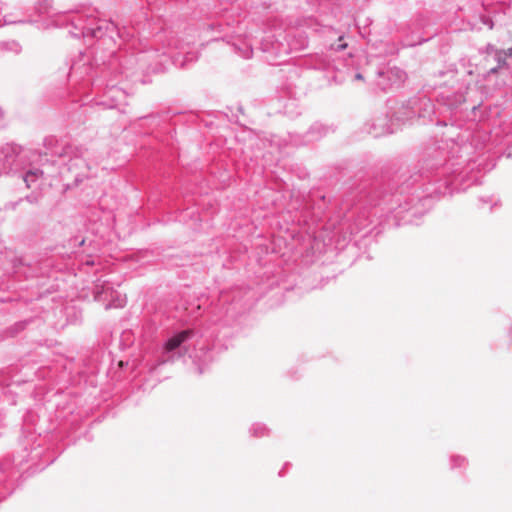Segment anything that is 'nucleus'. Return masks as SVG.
<instances>
[{"mask_svg": "<svg viewBox=\"0 0 512 512\" xmlns=\"http://www.w3.org/2000/svg\"><path fill=\"white\" fill-rule=\"evenodd\" d=\"M356 77H357L358 79H362V76H361L360 74H357V75H356Z\"/></svg>", "mask_w": 512, "mask_h": 512, "instance_id": "7", "label": "nucleus"}, {"mask_svg": "<svg viewBox=\"0 0 512 512\" xmlns=\"http://www.w3.org/2000/svg\"><path fill=\"white\" fill-rule=\"evenodd\" d=\"M346 47H347L346 43L341 44V45L338 46V50H344Z\"/></svg>", "mask_w": 512, "mask_h": 512, "instance_id": "4", "label": "nucleus"}, {"mask_svg": "<svg viewBox=\"0 0 512 512\" xmlns=\"http://www.w3.org/2000/svg\"><path fill=\"white\" fill-rule=\"evenodd\" d=\"M117 292L108 284H103L100 287L97 286L95 292V299L101 302H109L114 307H122L125 299L116 297Z\"/></svg>", "mask_w": 512, "mask_h": 512, "instance_id": "1", "label": "nucleus"}, {"mask_svg": "<svg viewBox=\"0 0 512 512\" xmlns=\"http://www.w3.org/2000/svg\"><path fill=\"white\" fill-rule=\"evenodd\" d=\"M506 65V61L505 60H502L499 62V66L498 67H495V68H492L490 69V73H496L498 71V69L501 67V66H504Z\"/></svg>", "mask_w": 512, "mask_h": 512, "instance_id": "3", "label": "nucleus"}, {"mask_svg": "<svg viewBox=\"0 0 512 512\" xmlns=\"http://www.w3.org/2000/svg\"><path fill=\"white\" fill-rule=\"evenodd\" d=\"M118 366H119V367H123V366H124V362H123V361H119V362H118Z\"/></svg>", "mask_w": 512, "mask_h": 512, "instance_id": "6", "label": "nucleus"}, {"mask_svg": "<svg viewBox=\"0 0 512 512\" xmlns=\"http://www.w3.org/2000/svg\"><path fill=\"white\" fill-rule=\"evenodd\" d=\"M191 332L186 330L182 331L179 334L175 335L171 339H169L165 345V349L167 351H172L179 347L189 336Z\"/></svg>", "mask_w": 512, "mask_h": 512, "instance_id": "2", "label": "nucleus"}, {"mask_svg": "<svg viewBox=\"0 0 512 512\" xmlns=\"http://www.w3.org/2000/svg\"><path fill=\"white\" fill-rule=\"evenodd\" d=\"M507 54H508L509 56H512V47L508 49Z\"/></svg>", "mask_w": 512, "mask_h": 512, "instance_id": "5", "label": "nucleus"}]
</instances>
